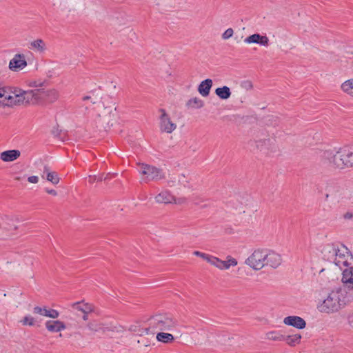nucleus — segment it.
Masks as SVG:
<instances>
[{
	"label": "nucleus",
	"mask_w": 353,
	"mask_h": 353,
	"mask_svg": "<svg viewBox=\"0 0 353 353\" xmlns=\"http://www.w3.org/2000/svg\"><path fill=\"white\" fill-rule=\"evenodd\" d=\"M321 162L334 170L353 168V146L343 145L334 150H325L320 155Z\"/></svg>",
	"instance_id": "1"
},
{
	"label": "nucleus",
	"mask_w": 353,
	"mask_h": 353,
	"mask_svg": "<svg viewBox=\"0 0 353 353\" xmlns=\"http://www.w3.org/2000/svg\"><path fill=\"white\" fill-rule=\"evenodd\" d=\"M349 301L348 294L344 289L339 287L333 289L321 303L318 305V309L321 312L327 314L338 312L343 308Z\"/></svg>",
	"instance_id": "2"
},
{
	"label": "nucleus",
	"mask_w": 353,
	"mask_h": 353,
	"mask_svg": "<svg viewBox=\"0 0 353 353\" xmlns=\"http://www.w3.org/2000/svg\"><path fill=\"white\" fill-rule=\"evenodd\" d=\"M148 323L152 336L158 332H173L179 326L178 321L172 314L167 313L154 315L148 319Z\"/></svg>",
	"instance_id": "3"
},
{
	"label": "nucleus",
	"mask_w": 353,
	"mask_h": 353,
	"mask_svg": "<svg viewBox=\"0 0 353 353\" xmlns=\"http://www.w3.org/2000/svg\"><path fill=\"white\" fill-rule=\"evenodd\" d=\"M325 200L332 199L337 202L348 199L353 203V191L346 189L336 183L328 182L325 187Z\"/></svg>",
	"instance_id": "4"
},
{
	"label": "nucleus",
	"mask_w": 353,
	"mask_h": 353,
	"mask_svg": "<svg viewBox=\"0 0 353 353\" xmlns=\"http://www.w3.org/2000/svg\"><path fill=\"white\" fill-rule=\"evenodd\" d=\"M116 115V107L114 105L104 106L99 110L96 123L105 129L113 125V121Z\"/></svg>",
	"instance_id": "5"
},
{
	"label": "nucleus",
	"mask_w": 353,
	"mask_h": 353,
	"mask_svg": "<svg viewBox=\"0 0 353 353\" xmlns=\"http://www.w3.org/2000/svg\"><path fill=\"white\" fill-rule=\"evenodd\" d=\"M139 172L142 174V179L145 182L150 181H158L165 178L162 170L154 166L145 163H138Z\"/></svg>",
	"instance_id": "6"
},
{
	"label": "nucleus",
	"mask_w": 353,
	"mask_h": 353,
	"mask_svg": "<svg viewBox=\"0 0 353 353\" xmlns=\"http://www.w3.org/2000/svg\"><path fill=\"white\" fill-rule=\"evenodd\" d=\"M23 91L14 88L12 94H11L6 90V95L3 97L2 100H0L1 103L2 105L7 106L25 105Z\"/></svg>",
	"instance_id": "7"
},
{
	"label": "nucleus",
	"mask_w": 353,
	"mask_h": 353,
	"mask_svg": "<svg viewBox=\"0 0 353 353\" xmlns=\"http://www.w3.org/2000/svg\"><path fill=\"white\" fill-rule=\"evenodd\" d=\"M264 248H256L245 259V263L254 270H261L263 268Z\"/></svg>",
	"instance_id": "8"
},
{
	"label": "nucleus",
	"mask_w": 353,
	"mask_h": 353,
	"mask_svg": "<svg viewBox=\"0 0 353 353\" xmlns=\"http://www.w3.org/2000/svg\"><path fill=\"white\" fill-rule=\"evenodd\" d=\"M263 268H277L282 263V256L274 250L265 249L263 252Z\"/></svg>",
	"instance_id": "9"
},
{
	"label": "nucleus",
	"mask_w": 353,
	"mask_h": 353,
	"mask_svg": "<svg viewBox=\"0 0 353 353\" xmlns=\"http://www.w3.org/2000/svg\"><path fill=\"white\" fill-rule=\"evenodd\" d=\"M335 258L334 263L342 270L346 268L350 267L351 263L350 261L352 260L351 254L345 250H334Z\"/></svg>",
	"instance_id": "10"
},
{
	"label": "nucleus",
	"mask_w": 353,
	"mask_h": 353,
	"mask_svg": "<svg viewBox=\"0 0 353 353\" xmlns=\"http://www.w3.org/2000/svg\"><path fill=\"white\" fill-rule=\"evenodd\" d=\"M342 285L339 286L344 289L347 294L353 290V267L350 266L343 270Z\"/></svg>",
	"instance_id": "11"
},
{
	"label": "nucleus",
	"mask_w": 353,
	"mask_h": 353,
	"mask_svg": "<svg viewBox=\"0 0 353 353\" xmlns=\"http://www.w3.org/2000/svg\"><path fill=\"white\" fill-rule=\"evenodd\" d=\"M28 65L26 57L23 54H16L10 59L8 65L9 69L12 72H19L23 70Z\"/></svg>",
	"instance_id": "12"
},
{
	"label": "nucleus",
	"mask_w": 353,
	"mask_h": 353,
	"mask_svg": "<svg viewBox=\"0 0 353 353\" xmlns=\"http://www.w3.org/2000/svg\"><path fill=\"white\" fill-rule=\"evenodd\" d=\"M41 104L45 103H52L58 100L60 94L59 92L55 88H50L45 90L43 88H39Z\"/></svg>",
	"instance_id": "13"
},
{
	"label": "nucleus",
	"mask_w": 353,
	"mask_h": 353,
	"mask_svg": "<svg viewBox=\"0 0 353 353\" xmlns=\"http://www.w3.org/2000/svg\"><path fill=\"white\" fill-rule=\"evenodd\" d=\"M159 111L161 113L160 117L161 130L166 133L172 132L176 129V125L171 121L165 110L161 109Z\"/></svg>",
	"instance_id": "14"
},
{
	"label": "nucleus",
	"mask_w": 353,
	"mask_h": 353,
	"mask_svg": "<svg viewBox=\"0 0 353 353\" xmlns=\"http://www.w3.org/2000/svg\"><path fill=\"white\" fill-rule=\"evenodd\" d=\"M39 88L24 90L23 96L25 99V105L27 104H41V98H40Z\"/></svg>",
	"instance_id": "15"
},
{
	"label": "nucleus",
	"mask_w": 353,
	"mask_h": 353,
	"mask_svg": "<svg viewBox=\"0 0 353 353\" xmlns=\"http://www.w3.org/2000/svg\"><path fill=\"white\" fill-rule=\"evenodd\" d=\"M128 330L140 336L144 335L151 336V330L148 321L146 325H141L139 323H133L129 326Z\"/></svg>",
	"instance_id": "16"
},
{
	"label": "nucleus",
	"mask_w": 353,
	"mask_h": 353,
	"mask_svg": "<svg viewBox=\"0 0 353 353\" xmlns=\"http://www.w3.org/2000/svg\"><path fill=\"white\" fill-rule=\"evenodd\" d=\"M269 39L266 35H261L259 33L250 35L244 39L245 43H256L265 47L269 46Z\"/></svg>",
	"instance_id": "17"
},
{
	"label": "nucleus",
	"mask_w": 353,
	"mask_h": 353,
	"mask_svg": "<svg viewBox=\"0 0 353 353\" xmlns=\"http://www.w3.org/2000/svg\"><path fill=\"white\" fill-rule=\"evenodd\" d=\"M283 323L287 325H290L297 329H303L306 326L305 321L298 316H289L283 319Z\"/></svg>",
	"instance_id": "18"
},
{
	"label": "nucleus",
	"mask_w": 353,
	"mask_h": 353,
	"mask_svg": "<svg viewBox=\"0 0 353 353\" xmlns=\"http://www.w3.org/2000/svg\"><path fill=\"white\" fill-rule=\"evenodd\" d=\"M87 327L92 333L105 334L107 332L110 331L109 327L96 320L89 322Z\"/></svg>",
	"instance_id": "19"
},
{
	"label": "nucleus",
	"mask_w": 353,
	"mask_h": 353,
	"mask_svg": "<svg viewBox=\"0 0 353 353\" xmlns=\"http://www.w3.org/2000/svg\"><path fill=\"white\" fill-rule=\"evenodd\" d=\"M154 199L157 203L171 204L175 201V196L169 191L163 190L154 197Z\"/></svg>",
	"instance_id": "20"
},
{
	"label": "nucleus",
	"mask_w": 353,
	"mask_h": 353,
	"mask_svg": "<svg viewBox=\"0 0 353 353\" xmlns=\"http://www.w3.org/2000/svg\"><path fill=\"white\" fill-rule=\"evenodd\" d=\"M29 48L39 54H45L47 51V45L41 39H37L30 43Z\"/></svg>",
	"instance_id": "21"
},
{
	"label": "nucleus",
	"mask_w": 353,
	"mask_h": 353,
	"mask_svg": "<svg viewBox=\"0 0 353 353\" xmlns=\"http://www.w3.org/2000/svg\"><path fill=\"white\" fill-rule=\"evenodd\" d=\"M71 307L73 310L81 312L84 314H90L94 310L93 305L84 301L74 303L72 304Z\"/></svg>",
	"instance_id": "22"
},
{
	"label": "nucleus",
	"mask_w": 353,
	"mask_h": 353,
	"mask_svg": "<svg viewBox=\"0 0 353 353\" xmlns=\"http://www.w3.org/2000/svg\"><path fill=\"white\" fill-rule=\"evenodd\" d=\"M41 176L42 178L46 177L47 181L51 182L54 185L58 184L60 181L58 174L54 171H52L48 165L44 166Z\"/></svg>",
	"instance_id": "23"
},
{
	"label": "nucleus",
	"mask_w": 353,
	"mask_h": 353,
	"mask_svg": "<svg viewBox=\"0 0 353 353\" xmlns=\"http://www.w3.org/2000/svg\"><path fill=\"white\" fill-rule=\"evenodd\" d=\"M46 329L51 332H58L66 328L65 323L61 321H47L45 323Z\"/></svg>",
	"instance_id": "24"
},
{
	"label": "nucleus",
	"mask_w": 353,
	"mask_h": 353,
	"mask_svg": "<svg viewBox=\"0 0 353 353\" xmlns=\"http://www.w3.org/2000/svg\"><path fill=\"white\" fill-rule=\"evenodd\" d=\"M21 155L18 150H10L2 152L0 154V159L4 162H11L17 159Z\"/></svg>",
	"instance_id": "25"
},
{
	"label": "nucleus",
	"mask_w": 353,
	"mask_h": 353,
	"mask_svg": "<svg viewBox=\"0 0 353 353\" xmlns=\"http://www.w3.org/2000/svg\"><path fill=\"white\" fill-rule=\"evenodd\" d=\"M212 86V81L210 79H207L199 84L198 87L199 92L203 97H208L210 94V89Z\"/></svg>",
	"instance_id": "26"
},
{
	"label": "nucleus",
	"mask_w": 353,
	"mask_h": 353,
	"mask_svg": "<svg viewBox=\"0 0 353 353\" xmlns=\"http://www.w3.org/2000/svg\"><path fill=\"white\" fill-rule=\"evenodd\" d=\"M166 331H161L156 332V339L159 342L163 343H172L174 341V336L168 332H165Z\"/></svg>",
	"instance_id": "27"
},
{
	"label": "nucleus",
	"mask_w": 353,
	"mask_h": 353,
	"mask_svg": "<svg viewBox=\"0 0 353 353\" xmlns=\"http://www.w3.org/2000/svg\"><path fill=\"white\" fill-rule=\"evenodd\" d=\"M215 94L223 100L229 99L231 96V91L229 87L225 85L215 90Z\"/></svg>",
	"instance_id": "28"
},
{
	"label": "nucleus",
	"mask_w": 353,
	"mask_h": 353,
	"mask_svg": "<svg viewBox=\"0 0 353 353\" xmlns=\"http://www.w3.org/2000/svg\"><path fill=\"white\" fill-rule=\"evenodd\" d=\"M238 261L236 259L231 256H228L225 261H221V266L220 270H228L230 267H234L237 265Z\"/></svg>",
	"instance_id": "29"
},
{
	"label": "nucleus",
	"mask_w": 353,
	"mask_h": 353,
	"mask_svg": "<svg viewBox=\"0 0 353 353\" xmlns=\"http://www.w3.org/2000/svg\"><path fill=\"white\" fill-rule=\"evenodd\" d=\"M341 89L343 92L353 97V79L344 81L341 85Z\"/></svg>",
	"instance_id": "30"
},
{
	"label": "nucleus",
	"mask_w": 353,
	"mask_h": 353,
	"mask_svg": "<svg viewBox=\"0 0 353 353\" xmlns=\"http://www.w3.org/2000/svg\"><path fill=\"white\" fill-rule=\"evenodd\" d=\"M301 339V336L297 334L292 336H285L283 341H286L288 345L290 346H294L300 343Z\"/></svg>",
	"instance_id": "31"
},
{
	"label": "nucleus",
	"mask_w": 353,
	"mask_h": 353,
	"mask_svg": "<svg viewBox=\"0 0 353 353\" xmlns=\"http://www.w3.org/2000/svg\"><path fill=\"white\" fill-rule=\"evenodd\" d=\"M266 339L272 341H282L285 339V335L277 331H271L266 334Z\"/></svg>",
	"instance_id": "32"
},
{
	"label": "nucleus",
	"mask_w": 353,
	"mask_h": 353,
	"mask_svg": "<svg viewBox=\"0 0 353 353\" xmlns=\"http://www.w3.org/2000/svg\"><path fill=\"white\" fill-rule=\"evenodd\" d=\"M203 101L197 97L190 99L187 102V105L192 108H201L203 106Z\"/></svg>",
	"instance_id": "33"
},
{
	"label": "nucleus",
	"mask_w": 353,
	"mask_h": 353,
	"mask_svg": "<svg viewBox=\"0 0 353 353\" xmlns=\"http://www.w3.org/2000/svg\"><path fill=\"white\" fill-rule=\"evenodd\" d=\"M59 316V312L54 309H47L46 307L44 316L52 318V319H57Z\"/></svg>",
	"instance_id": "34"
},
{
	"label": "nucleus",
	"mask_w": 353,
	"mask_h": 353,
	"mask_svg": "<svg viewBox=\"0 0 353 353\" xmlns=\"http://www.w3.org/2000/svg\"><path fill=\"white\" fill-rule=\"evenodd\" d=\"M21 322L22 323V324L23 325H30V326H32L34 325L35 323V320L34 319L28 315V316H26L21 321Z\"/></svg>",
	"instance_id": "35"
},
{
	"label": "nucleus",
	"mask_w": 353,
	"mask_h": 353,
	"mask_svg": "<svg viewBox=\"0 0 353 353\" xmlns=\"http://www.w3.org/2000/svg\"><path fill=\"white\" fill-rule=\"evenodd\" d=\"M221 261L222 260L219 258L212 256L209 263L220 270L221 266Z\"/></svg>",
	"instance_id": "36"
},
{
	"label": "nucleus",
	"mask_w": 353,
	"mask_h": 353,
	"mask_svg": "<svg viewBox=\"0 0 353 353\" xmlns=\"http://www.w3.org/2000/svg\"><path fill=\"white\" fill-rule=\"evenodd\" d=\"M270 139H264V140L258 141H256V147L261 151H263L264 150L263 146L268 145L270 143Z\"/></svg>",
	"instance_id": "37"
},
{
	"label": "nucleus",
	"mask_w": 353,
	"mask_h": 353,
	"mask_svg": "<svg viewBox=\"0 0 353 353\" xmlns=\"http://www.w3.org/2000/svg\"><path fill=\"white\" fill-rule=\"evenodd\" d=\"M233 34H234L233 29L228 28L222 34V39L224 40H227V39L231 38L233 36Z\"/></svg>",
	"instance_id": "38"
},
{
	"label": "nucleus",
	"mask_w": 353,
	"mask_h": 353,
	"mask_svg": "<svg viewBox=\"0 0 353 353\" xmlns=\"http://www.w3.org/2000/svg\"><path fill=\"white\" fill-rule=\"evenodd\" d=\"M178 181L183 186H185L189 183L188 179L184 174L179 176Z\"/></svg>",
	"instance_id": "39"
},
{
	"label": "nucleus",
	"mask_w": 353,
	"mask_h": 353,
	"mask_svg": "<svg viewBox=\"0 0 353 353\" xmlns=\"http://www.w3.org/2000/svg\"><path fill=\"white\" fill-rule=\"evenodd\" d=\"M45 310H46V307H39V306H36L33 309V312H34V314H40V315L44 316Z\"/></svg>",
	"instance_id": "40"
},
{
	"label": "nucleus",
	"mask_w": 353,
	"mask_h": 353,
	"mask_svg": "<svg viewBox=\"0 0 353 353\" xmlns=\"http://www.w3.org/2000/svg\"><path fill=\"white\" fill-rule=\"evenodd\" d=\"M28 181L31 183H37L39 182V177L37 176H31L28 178Z\"/></svg>",
	"instance_id": "41"
},
{
	"label": "nucleus",
	"mask_w": 353,
	"mask_h": 353,
	"mask_svg": "<svg viewBox=\"0 0 353 353\" xmlns=\"http://www.w3.org/2000/svg\"><path fill=\"white\" fill-rule=\"evenodd\" d=\"M343 218L345 220H351L353 219V213L351 212H346L344 214H343Z\"/></svg>",
	"instance_id": "42"
},
{
	"label": "nucleus",
	"mask_w": 353,
	"mask_h": 353,
	"mask_svg": "<svg viewBox=\"0 0 353 353\" xmlns=\"http://www.w3.org/2000/svg\"><path fill=\"white\" fill-rule=\"evenodd\" d=\"M211 256H212V255H210V254H208L205 253H203L202 255L201 256V258H202L203 259L206 261L208 263H209V261L211 259Z\"/></svg>",
	"instance_id": "43"
},
{
	"label": "nucleus",
	"mask_w": 353,
	"mask_h": 353,
	"mask_svg": "<svg viewBox=\"0 0 353 353\" xmlns=\"http://www.w3.org/2000/svg\"><path fill=\"white\" fill-rule=\"evenodd\" d=\"M185 201H186V199L185 198H179V199H176L175 198V201L173 202L172 203H174V204H182V203H184Z\"/></svg>",
	"instance_id": "44"
},
{
	"label": "nucleus",
	"mask_w": 353,
	"mask_h": 353,
	"mask_svg": "<svg viewBox=\"0 0 353 353\" xmlns=\"http://www.w3.org/2000/svg\"><path fill=\"white\" fill-rule=\"evenodd\" d=\"M46 192L48 194L53 195V196H57V192L56 190H52V189L46 188Z\"/></svg>",
	"instance_id": "45"
},
{
	"label": "nucleus",
	"mask_w": 353,
	"mask_h": 353,
	"mask_svg": "<svg viewBox=\"0 0 353 353\" xmlns=\"http://www.w3.org/2000/svg\"><path fill=\"white\" fill-rule=\"evenodd\" d=\"M348 323L353 327V314L348 316Z\"/></svg>",
	"instance_id": "46"
},
{
	"label": "nucleus",
	"mask_w": 353,
	"mask_h": 353,
	"mask_svg": "<svg viewBox=\"0 0 353 353\" xmlns=\"http://www.w3.org/2000/svg\"><path fill=\"white\" fill-rule=\"evenodd\" d=\"M96 180V176H89L88 181L90 183H92Z\"/></svg>",
	"instance_id": "47"
},
{
	"label": "nucleus",
	"mask_w": 353,
	"mask_h": 353,
	"mask_svg": "<svg viewBox=\"0 0 353 353\" xmlns=\"http://www.w3.org/2000/svg\"><path fill=\"white\" fill-rule=\"evenodd\" d=\"M203 252H199V251H194V252H193V254H194V255H195V256H199V257H201V256L202 255V254H203Z\"/></svg>",
	"instance_id": "48"
},
{
	"label": "nucleus",
	"mask_w": 353,
	"mask_h": 353,
	"mask_svg": "<svg viewBox=\"0 0 353 353\" xmlns=\"http://www.w3.org/2000/svg\"><path fill=\"white\" fill-rule=\"evenodd\" d=\"M17 228V227L15 225H12V226H10V228H7L8 230H14Z\"/></svg>",
	"instance_id": "49"
},
{
	"label": "nucleus",
	"mask_w": 353,
	"mask_h": 353,
	"mask_svg": "<svg viewBox=\"0 0 353 353\" xmlns=\"http://www.w3.org/2000/svg\"><path fill=\"white\" fill-rule=\"evenodd\" d=\"M88 314H83V316H82L83 320H84V321H87V320L88 319Z\"/></svg>",
	"instance_id": "50"
},
{
	"label": "nucleus",
	"mask_w": 353,
	"mask_h": 353,
	"mask_svg": "<svg viewBox=\"0 0 353 353\" xmlns=\"http://www.w3.org/2000/svg\"><path fill=\"white\" fill-rule=\"evenodd\" d=\"M91 97L90 96H85L83 97V101H86V100H88L90 99Z\"/></svg>",
	"instance_id": "51"
},
{
	"label": "nucleus",
	"mask_w": 353,
	"mask_h": 353,
	"mask_svg": "<svg viewBox=\"0 0 353 353\" xmlns=\"http://www.w3.org/2000/svg\"><path fill=\"white\" fill-rule=\"evenodd\" d=\"M32 85V86H35V87H37V86H41V85H42V83H39V85H37V84H36V82H34V84H33V85Z\"/></svg>",
	"instance_id": "52"
},
{
	"label": "nucleus",
	"mask_w": 353,
	"mask_h": 353,
	"mask_svg": "<svg viewBox=\"0 0 353 353\" xmlns=\"http://www.w3.org/2000/svg\"><path fill=\"white\" fill-rule=\"evenodd\" d=\"M341 65H343V67H347V65H345V64H344V63H343V60H341Z\"/></svg>",
	"instance_id": "53"
},
{
	"label": "nucleus",
	"mask_w": 353,
	"mask_h": 353,
	"mask_svg": "<svg viewBox=\"0 0 353 353\" xmlns=\"http://www.w3.org/2000/svg\"><path fill=\"white\" fill-rule=\"evenodd\" d=\"M15 179L16 180H20V177H16Z\"/></svg>",
	"instance_id": "54"
},
{
	"label": "nucleus",
	"mask_w": 353,
	"mask_h": 353,
	"mask_svg": "<svg viewBox=\"0 0 353 353\" xmlns=\"http://www.w3.org/2000/svg\"><path fill=\"white\" fill-rule=\"evenodd\" d=\"M98 180L101 181L102 180V177H100Z\"/></svg>",
	"instance_id": "55"
}]
</instances>
